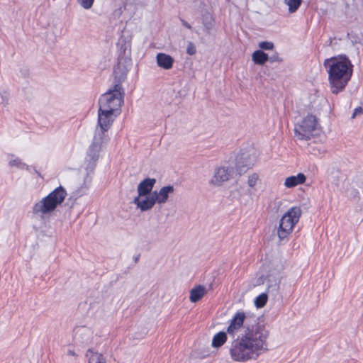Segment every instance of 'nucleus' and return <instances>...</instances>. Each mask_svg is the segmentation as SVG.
Returning a JSON list of instances; mask_svg holds the SVG:
<instances>
[{
    "instance_id": "obj_17",
    "label": "nucleus",
    "mask_w": 363,
    "mask_h": 363,
    "mask_svg": "<svg viewBox=\"0 0 363 363\" xmlns=\"http://www.w3.org/2000/svg\"><path fill=\"white\" fill-rule=\"evenodd\" d=\"M157 65L164 69H170L174 62V59L165 53H158L156 56Z\"/></svg>"
},
{
    "instance_id": "obj_32",
    "label": "nucleus",
    "mask_w": 363,
    "mask_h": 363,
    "mask_svg": "<svg viewBox=\"0 0 363 363\" xmlns=\"http://www.w3.org/2000/svg\"><path fill=\"white\" fill-rule=\"evenodd\" d=\"M360 192L354 189H351L350 195L353 199H359L360 198Z\"/></svg>"
},
{
    "instance_id": "obj_23",
    "label": "nucleus",
    "mask_w": 363,
    "mask_h": 363,
    "mask_svg": "<svg viewBox=\"0 0 363 363\" xmlns=\"http://www.w3.org/2000/svg\"><path fill=\"white\" fill-rule=\"evenodd\" d=\"M202 23L206 34L210 35L213 27L212 17L210 16H203Z\"/></svg>"
},
{
    "instance_id": "obj_29",
    "label": "nucleus",
    "mask_w": 363,
    "mask_h": 363,
    "mask_svg": "<svg viewBox=\"0 0 363 363\" xmlns=\"http://www.w3.org/2000/svg\"><path fill=\"white\" fill-rule=\"evenodd\" d=\"M119 8L116 9L113 12V14L116 18H120L123 11L125 9V4H119Z\"/></svg>"
},
{
    "instance_id": "obj_2",
    "label": "nucleus",
    "mask_w": 363,
    "mask_h": 363,
    "mask_svg": "<svg viewBox=\"0 0 363 363\" xmlns=\"http://www.w3.org/2000/svg\"><path fill=\"white\" fill-rule=\"evenodd\" d=\"M324 65L329 74L331 92L337 94L342 91L352 74V65L345 56L332 57L325 60Z\"/></svg>"
},
{
    "instance_id": "obj_20",
    "label": "nucleus",
    "mask_w": 363,
    "mask_h": 363,
    "mask_svg": "<svg viewBox=\"0 0 363 363\" xmlns=\"http://www.w3.org/2000/svg\"><path fill=\"white\" fill-rule=\"evenodd\" d=\"M227 340V335L225 332H220L214 335L212 340V347L215 348L220 347Z\"/></svg>"
},
{
    "instance_id": "obj_35",
    "label": "nucleus",
    "mask_w": 363,
    "mask_h": 363,
    "mask_svg": "<svg viewBox=\"0 0 363 363\" xmlns=\"http://www.w3.org/2000/svg\"><path fill=\"white\" fill-rule=\"evenodd\" d=\"M324 150H323V148H315L313 147H312V150H311V152L314 155H317V154H320L322 152H323Z\"/></svg>"
},
{
    "instance_id": "obj_25",
    "label": "nucleus",
    "mask_w": 363,
    "mask_h": 363,
    "mask_svg": "<svg viewBox=\"0 0 363 363\" xmlns=\"http://www.w3.org/2000/svg\"><path fill=\"white\" fill-rule=\"evenodd\" d=\"M267 301V295L266 294H262L257 296L255 300V304L257 308H262L264 306Z\"/></svg>"
},
{
    "instance_id": "obj_11",
    "label": "nucleus",
    "mask_w": 363,
    "mask_h": 363,
    "mask_svg": "<svg viewBox=\"0 0 363 363\" xmlns=\"http://www.w3.org/2000/svg\"><path fill=\"white\" fill-rule=\"evenodd\" d=\"M118 114L111 111L106 112L99 108L97 128L108 131Z\"/></svg>"
},
{
    "instance_id": "obj_27",
    "label": "nucleus",
    "mask_w": 363,
    "mask_h": 363,
    "mask_svg": "<svg viewBox=\"0 0 363 363\" xmlns=\"http://www.w3.org/2000/svg\"><path fill=\"white\" fill-rule=\"evenodd\" d=\"M259 181V175L257 173H252L248 177L247 184L250 187H255Z\"/></svg>"
},
{
    "instance_id": "obj_19",
    "label": "nucleus",
    "mask_w": 363,
    "mask_h": 363,
    "mask_svg": "<svg viewBox=\"0 0 363 363\" xmlns=\"http://www.w3.org/2000/svg\"><path fill=\"white\" fill-rule=\"evenodd\" d=\"M206 289L202 285H198L190 291L189 300L191 303L199 301L206 294Z\"/></svg>"
},
{
    "instance_id": "obj_21",
    "label": "nucleus",
    "mask_w": 363,
    "mask_h": 363,
    "mask_svg": "<svg viewBox=\"0 0 363 363\" xmlns=\"http://www.w3.org/2000/svg\"><path fill=\"white\" fill-rule=\"evenodd\" d=\"M89 363H106L103 355L98 352H94L92 350H88L86 353Z\"/></svg>"
},
{
    "instance_id": "obj_15",
    "label": "nucleus",
    "mask_w": 363,
    "mask_h": 363,
    "mask_svg": "<svg viewBox=\"0 0 363 363\" xmlns=\"http://www.w3.org/2000/svg\"><path fill=\"white\" fill-rule=\"evenodd\" d=\"M130 67L131 62L129 60H120L114 69L116 78H117L120 82L124 80L130 69Z\"/></svg>"
},
{
    "instance_id": "obj_36",
    "label": "nucleus",
    "mask_w": 363,
    "mask_h": 363,
    "mask_svg": "<svg viewBox=\"0 0 363 363\" xmlns=\"http://www.w3.org/2000/svg\"><path fill=\"white\" fill-rule=\"evenodd\" d=\"M66 354L68 355V356H72V357H77V354L75 352L74 350H71V349H67L66 350Z\"/></svg>"
},
{
    "instance_id": "obj_34",
    "label": "nucleus",
    "mask_w": 363,
    "mask_h": 363,
    "mask_svg": "<svg viewBox=\"0 0 363 363\" xmlns=\"http://www.w3.org/2000/svg\"><path fill=\"white\" fill-rule=\"evenodd\" d=\"M363 110L361 107H357L354 109V113L352 116V118H354L356 116L361 114L362 113Z\"/></svg>"
},
{
    "instance_id": "obj_18",
    "label": "nucleus",
    "mask_w": 363,
    "mask_h": 363,
    "mask_svg": "<svg viewBox=\"0 0 363 363\" xmlns=\"http://www.w3.org/2000/svg\"><path fill=\"white\" fill-rule=\"evenodd\" d=\"M306 176L303 173H298L296 176H291L285 179L284 186L286 188H293L306 182Z\"/></svg>"
},
{
    "instance_id": "obj_7",
    "label": "nucleus",
    "mask_w": 363,
    "mask_h": 363,
    "mask_svg": "<svg viewBox=\"0 0 363 363\" xmlns=\"http://www.w3.org/2000/svg\"><path fill=\"white\" fill-rule=\"evenodd\" d=\"M258 154L253 149L247 151H241L236 157L235 168L238 173L241 175L252 168L257 160Z\"/></svg>"
},
{
    "instance_id": "obj_31",
    "label": "nucleus",
    "mask_w": 363,
    "mask_h": 363,
    "mask_svg": "<svg viewBox=\"0 0 363 363\" xmlns=\"http://www.w3.org/2000/svg\"><path fill=\"white\" fill-rule=\"evenodd\" d=\"M186 52L190 55H193L196 53V47L191 42H189L188 43Z\"/></svg>"
},
{
    "instance_id": "obj_16",
    "label": "nucleus",
    "mask_w": 363,
    "mask_h": 363,
    "mask_svg": "<svg viewBox=\"0 0 363 363\" xmlns=\"http://www.w3.org/2000/svg\"><path fill=\"white\" fill-rule=\"evenodd\" d=\"M155 183L154 178H146L140 182L137 187L138 196L150 195Z\"/></svg>"
},
{
    "instance_id": "obj_1",
    "label": "nucleus",
    "mask_w": 363,
    "mask_h": 363,
    "mask_svg": "<svg viewBox=\"0 0 363 363\" xmlns=\"http://www.w3.org/2000/svg\"><path fill=\"white\" fill-rule=\"evenodd\" d=\"M227 332L235 338L230 350L231 357L235 361L256 359L267 350L269 331L264 325L252 324L243 312L235 313Z\"/></svg>"
},
{
    "instance_id": "obj_42",
    "label": "nucleus",
    "mask_w": 363,
    "mask_h": 363,
    "mask_svg": "<svg viewBox=\"0 0 363 363\" xmlns=\"http://www.w3.org/2000/svg\"><path fill=\"white\" fill-rule=\"evenodd\" d=\"M35 173H37L38 175H40V174L38 173V172L37 170L35 169Z\"/></svg>"
},
{
    "instance_id": "obj_3",
    "label": "nucleus",
    "mask_w": 363,
    "mask_h": 363,
    "mask_svg": "<svg viewBox=\"0 0 363 363\" xmlns=\"http://www.w3.org/2000/svg\"><path fill=\"white\" fill-rule=\"evenodd\" d=\"M66 195L67 192L62 186L57 188L33 206L32 211L33 216L44 220L63 202Z\"/></svg>"
},
{
    "instance_id": "obj_37",
    "label": "nucleus",
    "mask_w": 363,
    "mask_h": 363,
    "mask_svg": "<svg viewBox=\"0 0 363 363\" xmlns=\"http://www.w3.org/2000/svg\"><path fill=\"white\" fill-rule=\"evenodd\" d=\"M182 21V23L188 29H191V26L189 23H188L186 21H185L184 20L182 19L181 20Z\"/></svg>"
},
{
    "instance_id": "obj_30",
    "label": "nucleus",
    "mask_w": 363,
    "mask_h": 363,
    "mask_svg": "<svg viewBox=\"0 0 363 363\" xmlns=\"http://www.w3.org/2000/svg\"><path fill=\"white\" fill-rule=\"evenodd\" d=\"M259 47L261 49L268 50H272V49H273V48H274V45H273V43H271V42L264 41V42H261V43H259Z\"/></svg>"
},
{
    "instance_id": "obj_22",
    "label": "nucleus",
    "mask_w": 363,
    "mask_h": 363,
    "mask_svg": "<svg viewBox=\"0 0 363 363\" xmlns=\"http://www.w3.org/2000/svg\"><path fill=\"white\" fill-rule=\"evenodd\" d=\"M252 60L256 64L263 65L269 60V57L264 52L257 50L252 54Z\"/></svg>"
},
{
    "instance_id": "obj_33",
    "label": "nucleus",
    "mask_w": 363,
    "mask_h": 363,
    "mask_svg": "<svg viewBox=\"0 0 363 363\" xmlns=\"http://www.w3.org/2000/svg\"><path fill=\"white\" fill-rule=\"evenodd\" d=\"M277 259L280 260L279 258H275V259H272V261H270V262L268 265L269 270H272L274 273L276 272V264H274V262Z\"/></svg>"
},
{
    "instance_id": "obj_13",
    "label": "nucleus",
    "mask_w": 363,
    "mask_h": 363,
    "mask_svg": "<svg viewBox=\"0 0 363 363\" xmlns=\"http://www.w3.org/2000/svg\"><path fill=\"white\" fill-rule=\"evenodd\" d=\"M93 337L91 330L85 326L77 327L74 330V339L82 343H89Z\"/></svg>"
},
{
    "instance_id": "obj_12",
    "label": "nucleus",
    "mask_w": 363,
    "mask_h": 363,
    "mask_svg": "<svg viewBox=\"0 0 363 363\" xmlns=\"http://www.w3.org/2000/svg\"><path fill=\"white\" fill-rule=\"evenodd\" d=\"M133 203L142 212L150 211L156 204L152 193L147 196H137L134 198Z\"/></svg>"
},
{
    "instance_id": "obj_24",
    "label": "nucleus",
    "mask_w": 363,
    "mask_h": 363,
    "mask_svg": "<svg viewBox=\"0 0 363 363\" xmlns=\"http://www.w3.org/2000/svg\"><path fill=\"white\" fill-rule=\"evenodd\" d=\"M284 3L289 6L290 13L295 12L301 4V0H284Z\"/></svg>"
},
{
    "instance_id": "obj_6",
    "label": "nucleus",
    "mask_w": 363,
    "mask_h": 363,
    "mask_svg": "<svg viewBox=\"0 0 363 363\" xmlns=\"http://www.w3.org/2000/svg\"><path fill=\"white\" fill-rule=\"evenodd\" d=\"M317 130L316 118L313 116H308L300 124L294 128L295 137L298 140H310L313 136V132Z\"/></svg>"
},
{
    "instance_id": "obj_9",
    "label": "nucleus",
    "mask_w": 363,
    "mask_h": 363,
    "mask_svg": "<svg viewBox=\"0 0 363 363\" xmlns=\"http://www.w3.org/2000/svg\"><path fill=\"white\" fill-rule=\"evenodd\" d=\"M235 167L233 166H221L216 168L213 175L210 180V184L220 186L225 182L230 180L235 174Z\"/></svg>"
},
{
    "instance_id": "obj_14",
    "label": "nucleus",
    "mask_w": 363,
    "mask_h": 363,
    "mask_svg": "<svg viewBox=\"0 0 363 363\" xmlns=\"http://www.w3.org/2000/svg\"><path fill=\"white\" fill-rule=\"evenodd\" d=\"M174 190L173 186L168 185L162 187L159 191H154L152 194L155 203L159 205L164 204L167 201L169 195L173 194Z\"/></svg>"
},
{
    "instance_id": "obj_4",
    "label": "nucleus",
    "mask_w": 363,
    "mask_h": 363,
    "mask_svg": "<svg viewBox=\"0 0 363 363\" xmlns=\"http://www.w3.org/2000/svg\"><path fill=\"white\" fill-rule=\"evenodd\" d=\"M302 211L300 207L294 206L288 210L279 220L277 235L279 243L285 242L292 233L294 226L298 222Z\"/></svg>"
},
{
    "instance_id": "obj_10",
    "label": "nucleus",
    "mask_w": 363,
    "mask_h": 363,
    "mask_svg": "<svg viewBox=\"0 0 363 363\" xmlns=\"http://www.w3.org/2000/svg\"><path fill=\"white\" fill-rule=\"evenodd\" d=\"M276 264V272L272 270L268 271L267 276V292L273 295H277L279 289V284L281 282V272L284 269V265L281 260L277 259L274 262Z\"/></svg>"
},
{
    "instance_id": "obj_5",
    "label": "nucleus",
    "mask_w": 363,
    "mask_h": 363,
    "mask_svg": "<svg viewBox=\"0 0 363 363\" xmlns=\"http://www.w3.org/2000/svg\"><path fill=\"white\" fill-rule=\"evenodd\" d=\"M123 102V89L118 83L101 95L99 100V108L106 112L111 111L118 113Z\"/></svg>"
},
{
    "instance_id": "obj_8",
    "label": "nucleus",
    "mask_w": 363,
    "mask_h": 363,
    "mask_svg": "<svg viewBox=\"0 0 363 363\" xmlns=\"http://www.w3.org/2000/svg\"><path fill=\"white\" fill-rule=\"evenodd\" d=\"M106 132L107 130H104L97 128H96L93 142L88 153V157H89L91 160L89 167L91 169L95 166L96 162L99 158V153L103 145L107 140Z\"/></svg>"
},
{
    "instance_id": "obj_41",
    "label": "nucleus",
    "mask_w": 363,
    "mask_h": 363,
    "mask_svg": "<svg viewBox=\"0 0 363 363\" xmlns=\"http://www.w3.org/2000/svg\"><path fill=\"white\" fill-rule=\"evenodd\" d=\"M120 1H121V4H125V1L126 0H120Z\"/></svg>"
},
{
    "instance_id": "obj_28",
    "label": "nucleus",
    "mask_w": 363,
    "mask_h": 363,
    "mask_svg": "<svg viewBox=\"0 0 363 363\" xmlns=\"http://www.w3.org/2000/svg\"><path fill=\"white\" fill-rule=\"evenodd\" d=\"M94 0H77V2L85 9H90Z\"/></svg>"
},
{
    "instance_id": "obj_40",
    "label": "nucleus",
    "mask_w": 363,
    "mask_h": 363,
    "mask_svg": "<svg viewBox=\"0 0 363 363\" xmlns=\"http://www.w3.org/2000/svg\"><path fill=\"white\" fill-rule=\"evenodd\" d=\"M282 204V202L281 201H277L275 202V205L277 206V208H279Z\"/></svg>"
},
{
    "instance_id": "obj_38",
    "label": "nucleus",
    "mask_w": 363,
    "mask_h": 363,
    "mask_svg": "<svg viewBox=\"0 0 363 363\" xmlns=\"http://www.w3.org/2000/svg\"><path fill=\"white\" fill-rule=\"evenodd\" d=\"M4 94L5 96H1V98H3L4 101H6L7 104L9 99V95L6 92H4Z\"/></svg>"
},
{
    "instance_id": "obj_26",
    "label": "nucleus",
    "mask_w": 363,
    "mask_h": 363,
    "mask_svg": "<svg viewBox=\"0 0 363 363\" xmlns=\"http://www.w3.org/2000/svg\"><path fill=\"white\" fill-rule=\"evenodd\" d=\"M9 164L11 167H16L17 168L21 169H23L24 168H26L27 169H28V166L26 164H25L24 162H23L21 161V160H20L18 157L10 160Z\"/></svg>"
},
{
    "instance_id": "obj_39",
    "label": "nucleus",
    "mask_w": 363,
    "mask_h": 363,
    "mask_svg": "<svg viewBox=\"0 0 363 363\" xmlns=\"http://www.w3.org/2000/svg\"><path fill=\"white\" fill-rule=\"evenodd\" d=\"M269 60L272 61V62H274V61H281V60L279 59L278 57H276V56H272Z\"/></svg>"
}]
</instances>
